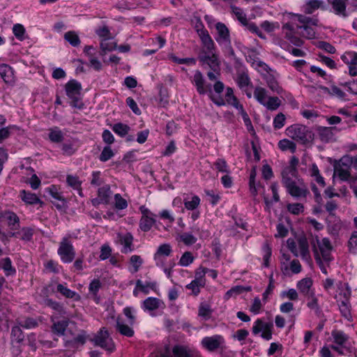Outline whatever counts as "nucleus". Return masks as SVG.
<instances>
[{
	"mask_svg": "<svg viewBox=\"0 0 357 357\" xmlns=\"http://www.w3.org/2000/svg\"><path fill=\"white\" fill-rule=\"evenodd\" d=\"M341 59L347 65L357 66V52L354 51L346 52L341 56Z\"/></svg>",
	"mask_w": 357,
	"mask_h": 357,
	"instance_id": "f704fd0d",
	"label": "nucleus"
},
{
	"mask_svg": "<svg viewBox=\"0 0 357 357\" xmlns=\"http://www.w3.org/2000/svg\"><path fill=\"white\" fill-rule=\"evenodd\" d=\"M316 242L318 245L319 251L321 252V257L325 261L330 262L333 260L331 257V250H333V246L331 243L329 238H324L321 241L319 239V238L316 237Z\"/></svg>",
	"mask_w": 357,
	"mask_h": 357,
	"instance_id": "9b49d317",
	"label": "nucleus"
},
{
	"mask_svg": "<svg viewBox=\"0 0 357 357\" xmlns=\"http://www.w3.org/2000/svg\"><path fill=\"white\" fill-rule=\"evenodd\" d=\"M199 25L201 28H199V25H197V32L200 38L202 44L204 49L201 52H205L207 53H212L215 51V43L208 33V31L204 29L203 24L200 22Z\"/></svg>",
	"mask_w": 357,
	"mask_h": 357,
	"instance_id": "9d476101",
	"label": "nucleus"
},
{
	"mask_svg": "<svg viewBox=\"0 0 357 357\" xmlns=\"http://www.w3.org/2000/svg\"><path fill=\"white\" fill-rule=\"evenodd\" d=\"M172 252V247L169 243L160 245L154 255V259L156 261V266H159L160 263H161V266H162L163 262L161 261L160 257L162 256L168 257L170 255Z\"/></svg>",
	"mask_w": 357,
	"mask_h": 357,
	"instance_id": "aec40b11",
	"label": "nucleus"
},
{
	"mask_svg": "<svg viewBox=\"0 0 357 357\" xmlns=\"http://www.w3.org/2000/svg\"><path fill=\"white\" fill-rule=\"evenodd\" d=\"M217 30V36L215 38L217 43L221 46L224 44L229 45L231 41L229 30L227 26L222 22H217L215 24Z\"/></svg>",
	"mask_w": 357,
	"mask_h": 357,
	"instance_id": "f8f14e48",
	"label": "nucleus"
},
{
	"mask_svg": "<svg viewBox=\"0 0 357 357\" xmlns=\"http://www.w3.org/2000/svg\"><path fill=\"white\" fill-rule=\"evenodd\" d=\"M281 105V101L278 97H269L264 105L268 110L275 111Z\"/></svg>",
	"mask_w": 357,
	"mask_h": 357,
	"instance_id": "09e8293b",
	"label": "nucleus"
},
{
	"mask_svg": "<svg viewBox=\"0 0 357 357\" xmlns=\"http://www.w3.org/2000/svg\"><path fill=\"white\" fill-rule=\"evenodd\" d=\"M291 177H296L295 170L294 169H289L284 172L283 178H282V182L287 188V192L292 197L296 198H305L310 195V191L303 183H300L297 185Z\"/></svg>",
	"mask_w": 357,
	"mask_h": 357,
	"instance_id": "f257e3e1",
	"label": "nucleus"
},
{
	"mask_svg": "<svg viewBox=\"0 0 357 357\" xmlns=\"http://www.w3.org/2000/svg\"><path fill=\"white\" fill-rule=\"evenodd\" d=\"M41 321L40 318L22 317L16 319L15 323L24 329L35 328Z\"/></svg>",
	"mask_w": 357,
	"mask_h": 357,
	"instance_id": "6ab92c4d",
	"label": "nucleus"
},
{
	"mask_svg": "<svg viewBox=\"0 0 357 357\" xmlns=\"http://www.w3.org/2000/svg\"><path fill=\"white\" fill-rule=\"evenodd\" d=\"M0 75L6 84H13L15 82L13 70L8 64L0 65Z\"/></svg>",
	"mask_w": 357,
	"mask_h": 357,
	"instance_id": "412c9836",
	"label": "nucleus"
},
{
	"mask_svg": "<svg viewBox=\"0 0 357 357\" xmlns=\"http://www.w3.org/2000/svg\"><path fill=\"white\" fill-rule=\"evenodd\" d=\"M56 291L67 298H73L75 301H78L80 298V296L77 293L70 290L63 284H57Z\"/></svg>",
	"mask_w": 357,
	"mask_h": 357,
	"instance_id": "c85d7f7f",
	"label": "nucleus"
},
{
	"mask_svg": "<svg viewBox=\"0 0 357 357\" xmlns=\"http://www.w3.org/2000/svg\"><path fill=\"white\" fill-rule=\"evenodd\" d=\"M267 84L271 90L273 92H275L278 94L281 93L282 91V89L279 86L278 82L275 80L273 77H270L267 79Z\"/></svg>",
	"mask_w": 357,
	"mask_h": 357,
	"instance_id": "338daca9",
	"label": "nucleus"
},
{
	"mask_svg": "<svg viewBox=\"0 0 357 357\" xmlns=\"http://www.w3.org/2000/svg\"><path fill=\"white\" fill-rule=\"evenodd\" d=\"M236 83L238 87L243 89L245 87L252 85L250 79L246 73H241L238 74L236 78Z\"/></svg>",
	"mask_w": 357,
	"mask_h": 357,
	"instance_id": "a19ab883",
	"label": "nucleus"
},
{
	"mask_svg": "<svg viewBox=\"0 0 357 357\" xmlns=\"http://www.w3.org/2000/svg\"><path fill=\"white\" fill-rule=\"evenodd\" d=\"M119 237L120 243L123 245L121 252L125 254L132 252L134 250L132 245L133 236L132 234L128 232L124 235H120Z\"/></svg>",
	"mask_w": 357,
	"mask_h": 357,
	"instance_id": "4be33fe9",
	"label": "nucleus"
},
{
	"mask_svg": "<svg viewBox=\"0 0 357 357\" xmlns=\"http://www.w3.org/2000/svg\"><path fill=\"white\" fill-rule=\"evenodd\" d=\"M139 211L142 213V218L139 220V227L144 232L150 231L152 227L155 224L156 215L152 213L145 206H141Z\"/></svg>",
	"mask_w": 357,
	"mask_h": 357,
	"instance_id": "1a4fd4ad",
	"label": "nucleus"
},
{
	"mask_svg": "<svg viewBox=\"0 0 357 357\" xmlns=\"http://www.w3.org/2000/svg\"><path fill=\"white\" fill-rule=\"evenodd\" d=\"M200 204V198L197 195L192 197L191 200H184L185 208L190 211L195 210Z\"/></svg>",
	"mask_w": 357,
	"mask_h": 357,
	"instance_id": "8fccbe9b",
	"label": "nucleus"
},
{
	"mask_svg": "<svg viewBox=\"0 0 357 357\" xmlns=\"http://www.w3.org/2000/svg\"><path fill=\"white\" fill-rule=\"evenodd\" d=\"M208 268H204L202 266L199 267L195 273V279L193 280H197L199 285L205 286L206 280L205 275L208 273Z\"/></svg>",
	"mask_w": 357,
	"mask_h": 357,
	"instance_id": "58836bf2",
	"label": "nucleus"
},
{
	"mask_svg": "<svg viewBox=\"0 0 357 357\" xmlns=\"http://www.w3.org/2000/svg\"><path fill=\"white\" fill-rule=\"evenodd\" d=\"M49 139L52 142L60 143L64 139V135L61 129L58 127H54L49 130Z\"/></svg>",
	"mask_w": 357,
	"mask_h": 357,
	"instance_id": "7c9ffc66",
	"label": "nucleus"
},
{
	"mask_svg": "<svg viewBox=\"0 0 357 357\" xmlns=\"http://www.w3.org/2000/svg\"><path fill=\"white\" fill-rule=\"evenodd\" d=\"M335 174H337L340 179L344 181H347L351 176L349 167L344 168L341 165L335 166Z\"/></svg>",
	"mask_w": 357,
	"mask_h": 357,
	"instance_id": "c03bdc74",
	"label": "nucleus"
},
{
	"mask_svg": "<svg viewBox=\"0 0 357 357\" xmlns=\"http://www.w3.org/2000/svg\"><path fill=\"white\" fill-rule=\"evenodd\" d=\"M130 263L132 265L130 271L132 273H137L143 264V259L139 255H132L130 259Z\"/></svg>",
	"mask_w": 357,
	"mask_h": 357,
	"instance_id": "603ef678",
	"label": "nucleus"
},
{
	"mask_svg": "<svg viewBox=\"0 0 357 357\" xmlns=\"http://www.w3.org/2000/svg\"><path fill=\"white\" fill-rule=\"evenodd\" d=\"M64 39L68 41L73 47H77L81 43L78 35L73 31L66 32L64 34Z\"/></svg>",
	"mask_w": 357,
	"mask_h": 357,
	"instance_id": "ea45409f",
	"label": "nucleus"
},
{
	"mask_svg": "<svg viewBox=\"0 0 357 357\" xmlns=\"http://www.w3.org/2000/svg\"><path fill=\"white\" fill-rule=\"evenodd\" d=\"M298 21L302 25L317 26L319 20L317 18H312L303 15H296Z\"/></svg>",
	"mask_w": 357,
	"mask_h": 357,
	"instance_id": "a18cd8bd",
	"label": "nucleus"
},
{
	"mask_svg": "<svg viewBox=\"0 0 357 357\" xmlns=\"http://www.w3.org/2000/svg\"><path fill=\"white\" fill-rule=\"evenodd\" d=\"M201 345L209 352L218 350L223 351L227 349L225 340L221 335L204 337L201 341Z\"/></svg>",
	"mask_w": 357,
	"mask_h": 357,
	"instance_id": "0eeeda50",
	"label": "nucleus"
},
{
	"mask_svg": "<svg viewBox=\"0 0 357 357\" xmlns=\"http://www.w3.org/2000/svg\"><path fill=\"white\" fill-rule=\"evenodd\" d=\"M111 195L112 191L109 185H105L100 188L98 190V196L102 202V204H107L109 202Z\"/></svg>",
	"mask_w": 357,
	"mask_h": 357,
	"instance_id": "473e14b6",
	"label": "nucleus"
},
{
	"mask_svg": "<svg viewBox=\"0 0 357 357\" xmlns=\"http://www.w3.org/2000/svg\"><path fill=\"white\" fill-rule=\"evenodd\" d=\"M278 147L282 151L289 150L292 153H294L296 150V144L287 139L280 140L278 142Z\"/></svg>",
	"mask_w": 357,
	"mask_h": 357,
	"instance_id": "c9c22d12",
	"label": "nucleus"
},
{
	"mask_svg": "<svg viewBox=\"0 0 357 357\" xmlns=\"http://www.w3.org/2000/svg\"><path fill=\"white\" fill-rule=\"evenodd\" d=\"M298 244L302 259L308 260L310 258V256L307 238L305 236L300 237L298 239Z\"/></svg>",
	"mask_w": 357,
	"mask_h": 357,
	"instance_id": "cd10ccee",
	"label": "nucleus"
},
{
	"mask_svg": "<svg viewBox=\"0 0 357 357\" xmlns=\"http://www.w3.org/2000/svg\"><path fill=\"white\" fill-rule=\"evenodd\" d=\"M102 174L100 171L93 172L91 174V185L94 186H99L103 183L104 181L102 178Z\"/></svg>",
	"mask_w": 357,
	"mask_h": 357,
	"instance_id": "774afa93",
	"label": "nucleus"
},
{
	"mask_svg": "<svg viewBox=\"0 0 357 357\" xmlns=\"http://www.w3.org/2000/svg\"><path fill=\"white\" fill-rule=\"evenodd\" d=\"M116 329L123 336L132 337L135 335L133 328L117 318L116 321Z\"/></svg>",
	"mask_w": 357,
	"mask_h": 357,
	"instance_id": "5701e85b",
	"label": "nucleus"
},
{
	"mask_svg": "<svg viewBox=\"0 0 357 357\" xmlns=\"http://www.w3.org/2000/svg\"><path fill=\"white\" fill-rule=\"evenodd\" d=\"M332 7L331 11L337 16L346 18L349 16L347 6L349 0H327Z\"/></svg>",
	"mask_w": 357,
	"mask_h": 357,
	"instance_id": "ddd939ff",
	"label": "nucleus"
},
{
	"mask_svg": "<svg viewBox=\"0 0 357 357\" xmlns=\"http://www.w3.org/2000/svg\"><path fill=\"white\" fill-rule=\"evenodd\" d=\"M68 325L69 321L68 319L54 321L51 327L52 332L58 336H63L65 335Z\"/></svg>",
	"mask_w": 357,
	"mask_h": 357,
	"instance_id": "b1692460",
	"label": "nucleus"
},
{
	"mask_svg": "<svg viewBox=\"0 0 357 357\" xmlns=\"http://www.w3.org/2000/svg\"><path fill=\"white\" fill-rule=\"evenodd\" d=\"M198 59L203 65H208L213 70H216L219 68L218 59L214 52L212 53L201 52L199 54Z\"/></svg>",
	"mask_w": 357,
	"mask_h": 357,
	"instance_id": "4468645a",
	"label": "nucleus"
},
{
	"mask_svg": "<svg viewBox=\"0 0 357 357\" xmlns=\"http://www.w3.org/2000/svg\"><path fill=\"white\" fill-rule=\"evenodd\" d=\"M296 28L299 29H303L304 32L302 36L307 39H313L315 38L314 29L309 25H296Z\"/></svg>",
	"mask_w": 357,
	"mask_h": 357,
	"instance_id": "864d4df0",
	"label": "nucleus"
},
{
	"mask_svg": "<svg viewBox=\"0 0 357 357\" xmlns=\"http://www.w3.org/2000/svg\"><path fill=\"white\" fill-rule=\"evenodd\" d=\"M254 97L256 100L262 105L266 103V99L267 98L266 90L262 87L257 86L255 88L254 91Z\"/></svg>",
	"mask_w": 357,
	"mask_h": 357,
	"instance_id": "37998d69",
	"label": "nucleus"
},
{
	"mask_svg": "<svg viewBox=\"0 0 357 357\" xmlns=\"http://www.w3.org/2000/svg\"><path fill=\"white\" fill-rule=\"evenodd\" d=\"M66 182L69 186L73 188L74 190L80 188L82 185V181L77 176L73 175H68L66 177Z\"/></svg>",
	"mask_w": 357,
	"mask_h": 357,
	"instance_id": "680f3d73",
	"label": "nucleus"
},
{
	"mask_svg": "<svg viewBox=\"0 0 357 357\" xmlns=\"http://www.w3.org/2000/svg\"><path fill=\"white\" fill-rule=\"evenodd\" d=\"M271 189L273 192V199L270 200L266 197H264V202L268 208H270L273 205V202H278L280 201L277 183H272L271 185Z\"/></svg>",
	"mask_w": 357,
	"mask_h": 357,
	"instance_id": "e433bc0d",
	"label": "nucleus"
},
{
	"mask_svg": "<svg viewBox=\"0 0 357 357\" xmlns=\"http://www.w3.org/2000/svg\"><path fill=\"white\" fill-rule=\"evenodd\" d=\"M273 328V324L272 322H266L264 323L261 319H257L255 322V324L252 327V333L254 335L259 334L262 330L266 331H272V328Z\"/></svg>",
	"mask_w": 357,
	"mask_h": 357,
	"instance_id": "a878e982",
	"label": "nucleus"
},
{
	"mask_svg": "<svg viewBox=\"0 0 357 357\" xmlns=\"http://www.w3.org/2000/svg\"><path fill=\"white\" fill-rule=\"evenodd\" d=\"M180 241L185 245H192L195 244L197 238L190 232H185L179 236Z\"/></svg>",
	"mask_w": 357,
	"mask_h": 357,
	"instance_id": "3c124183",
	"label": "nucleus"
},
{
	"mask_svg": "<svg viewBox=\"0 0 357 357\" xmlns=\"http://www.w3.org/2000/svg\"><path fill=\"white\" fill-rule=\"evenodd\" d=\"M232 11L234 14L236 16L238 20L243 25L248 24V19L246 15L243 12V10L236 6H231Z\"/></svg>",
	"mask_w": 357,
	"mask_h": 357,
	"instance_id": "4d7b16f0",
	"label": "nucleus"
},
{
	"mask_svg": "<svg viewBox=\"0 0 357 357\" xmlns=\"http://www.w3.org/2000/svg\"><path fill=\"white\" fill-rule=\"evenodd\" d=\"M319 139L324 143H328L333 140L334 137V130H337L336 127L317 126L316 128Z\"/></svg>",
	"mask_w": 357,
	"mask_h": 357,
	"instance_id": "2eb2a0df",
	"label": "nucleus"
},
{
	"mask_svg": "<svg viewBox=\"0 0 357 357\" xmlns=\"http://www.w3.org/2000/svg\"><path fill=\"white\" fill-rule=\"evenodd\" d=\"M192 84L195 86L199 94L204 95L208 93L211 100L218 106H223L225 105V100L220 96L215 98L212 94L211 84H205V79L202 73L199 70H196L193 79Z\"/></svg>",
	"mask_w": 357,
	"mask_h": 357,
	"instance_id": "f03ea898",
	"label": "nucleus"
},
{
	"mask_svg": "<svg viewBox=\"0 0 357 357\" xmlns=\"http://www.w3.org/2000/svg\"><path fill=\"white\" fill-rule=\"evenodd\" d=\"M13 32L15 36L20 41L25 39V29L23 25L20 24H16L13 27Z\"/></svg>",
	"mask_w": 357,
	"mask_h": 357,
	"instance_id": "bf43d9fd",
	"label": "nucleus"
},
{
	"mask_svg": "<svg viewBox=\"0 0 357 357\" xmlns=\"http://www.w3.org/2000/svg\"><path fill=\"white\" fill-rule=\"evenodd\" d=\"M19 324L14 326L11 329V338L17 343H21L24 339V335Z\"/></svg>",
	"mask_w": 357,
	"mask_h": 357,
	"instance_id": "72a5a7b5",
	"label": "nucleus"
},
{
	"mask_svg": "<svg viewBox=\"0 0 357 357\" xmlns=\"http://www.w3.org/2000/svg\"><path fill=\"white\" fill-rule=\"evenodd\" d=\"M111 38H104L100 44V54L104 56L107 52H112L117 48L116 43L111 41Z\"/></svg>",
	"mask_w": 357,
	"mask_h": 357,
	"instance_id": "bb28decb",
	"label": "nucleus"
},
{
	"mask_svg": "<svg viewBox=\"0 0 357 357\" xmlns=\"http://www.w3.org/2000/svg\"><path fill=\"white\" fill-rule=\"evenodd\" d=\"M215 168L220 172L229 174V169L227 162L222 158H218L214 163Z\"/></svg>",
	"mask_w": 357,
	"mask_h": 357,
	"instance_id": "69168bd1",
	"label": "nucleus"
},
{
	"mask_svg": "<svg viewBox=\"0 0 357 357\" xmlns=\"http://www.w3.org/2000/svg\"><path fill=\"white\" fill-rule=\"evenodd\" d=\"M91 340L95 346L100 347L109 353L115 350L114 342L105 327L101 328Z\"/></svg>",
	"mask_w": 357,
	"mask_h": 357,
	"instance_id": "39448f33",
	"label": "nucleus"
},
{
	"mask_svg": "<svg viewBox=\"0 0 357 357\" xmlns=\"http://www.w3.org/2000/svg\"><path fill=\"white\" fill-rule=\"evenodd\" d=\"M331 335L334 339V342L341 346L349 339V336L342 331H333Z\"/></svg>",
	"mask_w": 357,
	"mask_h": 357,
	"instance_id": "4c0bfd02",
	"label": "nucleus"
},
{
	"mask_svg": "<svg viewBox=\"0 0 357 357\" xmlns=\"http://www.w3.org/2000/svg\"><path fill=\"white\" fill-rule=\"evenodd\" d=\"M20 197L26 204L34 205L38 204L40 206L44 204V202L35 193L25 190H22L20 192Z\"/></svg>",
	"mask_w": 357,
	"mask_h": 357,
	"instance_id": "dca6fc26",
	"label": "nucleus"
},
{
	"mask_svg": "<svg viewBox=\"0 0 357 357\" xmlns=\"http://www.w3.org/2000/svg\"><path fill=\"white\" fill-rule=\"evenodd\" d=\"M319 8L322 10H327V6L322 0H307L304 6V12L306 14H312Z\"/></svg>",
	"mask_w": 357,
	"mask_h": 357,
	"instance_id": "a211bd4d",
	"label": "nucleus"
},
{
	"mask_svg": "<svg viewBox=\"0 0 357 357\" xmlns=\"http://www.w3.org/2000/svg\"><path fill=\"white\" fill-rule=\"evenodd\" d=\"M45 304L56 311L60 316L64 317L67 312L63 307V305L57 301H55L51 298H47L45 300Z\"/></svg>",
	"mask_w": 357,
	"mask_h": 357,
	"instance_id": "c756f323",
	"label": "nucleus"
},
{
	"mask_svg": "<svg viewBox=\"0 0 357 357\" xmlns=\"http://www.w3.org/2000/svg\"><path fill=\"white\" fill-rule=\"evenodd\" d=\"M285 38L296 47H301L304 43V41L299 37L296 36V33L291 34V33H285Z\"/></svg>",
	"mask_w": 357,
	"mask_h": 357,
	"instance_id": "e2e57ef3",
	"label": "nucleus"
},
{
	"mask_svg": "<svg viewBox=\"0 0 357 357\" xmlns=\"http://www.w3.org/2000/svg\"><path fill=\"white\" fill-rule=\"evenodd\" d=\"M61 261L64 264L71 263L75 257V250L68 237H63L57 250Z\"/></svg>",
	"mask_w": 357,
	"mask_h": 357,
	"instance_id": "423d86ee",
	"label": "nucleus"
},
{
	"mask_svg": "<svg viewBox=\"0 0 357 357\" xmlns=\"http://www.w3.org/2000/svg\"><path fill=\"white\" fill-rule=\"evenodd\" d=\"M0 267L3 269L6 275H13L16 273V270L12 266V261L9 257H5L0 260Z\"/></svg>",
	"mask_w": 357,
	"mask_h": 357,
	"instance_id": "2f4dec72",
	"label": "nucleus"
},
{
	"mask_svg": "<svg viewBox=\"0 0 357 357\" xmlns=\"http://www.w3.org/2000/svg\"><path fill=\"white\" fill-rule=\"evenodd\" d=\"M194 259L195 258L192 256V253L190 252L187 251L182 255L178 261V264L181 266L185 267L191 264L193 262Z\"/></svg>",
	"mask_w": 357,
	"mask_h": 357,
	"instance_id": "6e6d98bb",
	"label": "nucleus"
},
{
	"mask_svg": "<svg viewBox=\"0 0 357 357\" xmlns=\"http://www.w3.org/2000/svg\"><path fill=\"white\" fill-rule=\"evenodd\" d=\"M66 92L67 96L71 100L70 106L79 109L84 108V103L81 98V84L75 79H71L66 84Z\"/></svg>",
	"mask_w": 357,
	"mask_h": 357,
	"instance_id": "20e7f679",
	"label": "nucleus"
},
{
	"mask_svg": "<svg viewBox=\"0 0 357 357\" xmlns=\"http://www.w3.org/2000/svg\"><path fill=\"white\" fill-rule=\"evenodd\" d=\"M339 308L342 315L345 319L347 320H350L351 319L350 305L348 301H342L339 305Z\"/></svg>",
	"mask_w": 357,
	"mask_h": 357,
	"instance_id": "de8ad7c7",
	"label": "nucleus"
},
{
	"mask_svg": "<svg viewBox=\"0 0 357 357\" xmlns=\"http://www.w3.org/2000/svg\"><path fill=\"white\" fill-rule=\"evenodd\" d=\"M309 298H311L310 301L307 302V306L311 309L314 310L315 313L317 314H319L321 313V308L318 304V299L314 296V294H311L310 296H307Z\"/></svg>",
	"mask_w": 357,
	"mask_h": 357,
	"instance_id": "5fc2aeb1",
	"label": "nucleus"
},
{
	"mask_svg": "<svg viewBox=\"0 0 357 357\" xmlns=\"http://www.w3.org/2000/svg\"><path fill=\"white\" fill-rule=\"evenodd\" d=\"M312 280L310 278H303L297 284V288L305 296H308L314 292L311 290Z\"/></svg>",
	"mask_w": 357,
	"mask_h": 357,
	"instance_id": "393cba45",
	"label": "nucleus"
},
{
	"mask_svg": "<svg viewBox=\"0 0 357 357\" xmlns=\"http://www.w3.org/2000/svg\"><path fill=\"white\" fill-rule=\"evenodd\" d=\"M130 129L128 125L122 123H115L112 126V130L121 137H125L128 133Z\"/></svg>",
	"mask_w": 357,
	"mask_h": 357,
	"instance_id": "79ce46f5",
	"label": "nucleus"
},
{
	"mask_svg": "<svg viewBox=\"0 0 357 357\" xmlns=\"http://www.w3.org/2000/svg\"><path fill=\"white\" fill-rule=\"evenodd\" d=\"M114 153L110 146L104 147L102 151L99 159L102 162H106L114 156Z\"/></svg>",
	"mask_w": 357,
	"mask_h": 357,
	"instance_id": "0e129e2a",
	"label": "nucleus"
},
{
	"mask_svg": "<svg viewBox=\"0 0 357 357\" xmlns=\"http://www.w3.org/2000/svg\"><path fill=\"white\" fill-rule=\"evenodd\" d=\"M164 306V303L160 299L155 297H149L146 298L142 305L144 311H153Z\"/></svg>",
	"mask_w": 357,
	"mask_h": 357,
	"instance_id": "f3484780",
	"label": "nucleus"
},
{
	"mask_svg": "<svg viewBox=\"0 0 357 357\" xmlns=\"http://www.w3.org/2000/svg\"><path fill=\"white\" fill-rule=\"evenodd\" d=\"M264 266H269V260L272 255V250L268 243L266 242L262 246Z\"/></svg>",
	"mask_w": 357,
	"mask_h": 357,
	"instance_id": "49530a36",
	"label": "nucleus"
},
{
	"mask_svg": "<svg viewBox=\"0 0 357 357\" xmlns=\"http://www.w3.org/2000/svg\"><path fill=\"white\" fill-rule=\"evenodd\" d=\"M172 355L167 353L151 355L150 357H195L196 351L194 348L185 345L177 344L172 347Z\"/></svg>",
	"mask_w": 357,
	"mask_h": 357,
	"instance_id": "6e6552de",
	"label": "nucleus"
},
{
	"mask_svg": "<svg viewBox=\"0 0 357 357\" xmlns=\"http://www.w3.org/2000/svg\"><path fill=\"white\" fill-rule=\"evenodd\" d=\"M287 135L303 144L312 142L314 133L306 126L303 125H293L286 130Z\"/></svg>",
	"mask_w": 357,
	"mask_h": 357,
	"instance_id": "7ed1b4c3",
	"label": "nucleus"
},
{
	"mask_svg": "<svg viewBox=\"0 0 357 357\" xmlns=\"http://www.w3.org/2000/svg\"><path fill=\"white\" fill-rule=\"evenodd\" d=\"M136 287H138L145 294L149 293V289H155L156 287V282H146L145 284L140 280H137L136 282Z\"/></svg>",
	"mask_w": 357,
	"mask_h": 357,
	"instance_id": "13d9d810",
	"label": "nucleus"
},
{
	"mask_svg": "<svg viewBox=\"0 0 357 357\" xmlns=\"http://www.w3.org/2000/svg\"><path fill=\"white\" fill-rule=\"evenodd\" d=\"M349 251L353 254L357 252V231H354L348 241Z\"/></svg>",
	"mask_w": 357,
	"mask_h": 357,
	"instance_id": "052dcab7",
	"label": "nucleus"
}]
</instances>
